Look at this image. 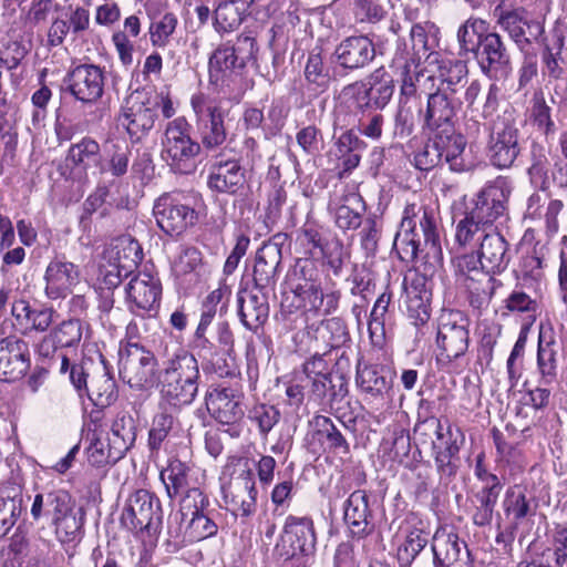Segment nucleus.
I'll use <instances>...</instances> for the list:
<instances>
[{
  "instance_id": "obj_1",
  "label": "nucleus",
  "mask_w": 567,
  "mask_h": 567,
  "mask_svg": "<svg viewBox=\"0 0 567 567\" xmlns=\"http://www.w3.org/2000/svg\"><path fill=\"white\" fill-rule=\"evenodd\" d=\"M394 248L405 262L417 259L440 261L442 248L437 212L423 203L408 204L394 238Z\"/></svg>"
},
{
  "instance_id": "obj_2",
  "label": "nucleus",
  "mask_w": 567,
  "mask_h": 567,
  "mask_svg": "<svg viewBox=\"0 0 567 567\" xmlns=\"http://www.w3.org/2000/svg\"><path fill=\"white\" fill-rule=\"evenodd\" d=\"M35 522L50 520L62 544H78L84 536L85 512L63 488H43L33 498L30 509Z\"/></svg>"
},
{
  "instance_id": "obj_3",
  "label": "nucleus",
  "mask_w": 567,
  "mask_h": 567,
  "mask_svg": "<svg viewBox=\"0 0 567 567\" xmlns=\"http://www.w3.org/2000/svg\"><path fill=\"white\" fill-rule=\"evenodd\" d=\"M256 52V40L248 34L238 35L234 44L226 42L217 47L208 60L209 83L224 95L239 97L241 71L255 59Z\"/></svg>"
},
{
  "instance_id": "obj_4",
  "label": "nucleus",
  "mask_w": 567,
  "mask_h": 567,
  "mask_svg": "<svg viewBox=\"0 0 567 567\" xmlns=\"http://www.w3.org/2000/svg\"><path fill=\"white\" fill-rule=\"evenodd\" d=\"M199 379L200 371L195 355L178 348L157 372L161 399L174 410H182L197 396Z\"/></svg>"
},
{
  "instance_id": "obj_5",
  "label": "nucleus",
  "mask_w": 567,
  "mask_h": 567,
  "mask_svg": "<svg viewBox=\"0 0 567 567\" xmlns=\"http://www.w3.org/2000/svg\"><path fill=\"white\" fill-rule=\"evenodd\" d=\"M415 434L422 436L435 435L432 441L434 463L441 478L451 480L460 466V451L465 443V435L461 427L449 420L443 423L435 416L426 417L414 426Z\"/></svg>"
},
{
  "instance_id": "obj_6",
  "label": "nucleus",
  "mask_w": 567,
  "mask_h": 567,
  "mask_svg": "<svg viewBox=\"0 0 567 567\" xmlns=\"http://www.w3.org/2000/svg\"><path fill=\"white\" fill-rule=\"evenodd\" d=\"M161 157L175 173L192 174L196 171L199 145L189 134V124L184 116L169 121L161 141Z\"/></svg>"
},
{
  "instance_id": "obj_7",
  "label": "nucleus",
  "mask_w": 567,
  "mask_h": 567,
  "mask_svg": "<svg viewBox=\"0 0 567 567\" xmlns=\"http://www.w3.org/2000/svg\"><path fill=\"white\" fill-rule=\"evenodd\" d=\"M293 277L302 279L292 287L295 298L298 299L297 307L305 311L330 315L339 307L341 291L338 289H327L321 287L316 278L317 270L315 264L310 260L297 262L293 268Z\"/></svg>"
},
{
  "instance_id": "obj_8",
  "label": "nucleus",
  "mask_w": 567,
  "mask_h": 567,
  "mask_svg": "<svg viewBox=\"0 0 567 567\" xmlns=\"http://www.w3.org/2000/svg\"><path fill=\"white\" fill-rule=\"evenodd\" d=\"M190 105L195 114V126L199 137V150L216 152L227 140L225 117L227 111L204 94H194Z\"/></svg>"
},
{
  "instance_id": "obj_9",
  "label": "nucleus",
  "mask_w": 567,
  "mask_h": 567,
  "mask_svg": "<svg viewBox=\"0 0 567 567\" xmlns=\"http://www.w3.org/2000/svg\"><path fill=\"white\" fill-rule=\"evenodd\" d=\"M142 259L143 251L138 241L127 235L120 236L112 239L103 250L100 275L106 286L117 287Z\"/></svg>"
},
{
  "instance_id": "obj_10",
  "label": "nucleus",
  "mask_w": 567,
  "mask_h": 567,
  "mask_svg": "<svg viewBox=\"0 0 567 567\" xmlns=\"http://www.w3.org/2000/svg\"><path fill=\"white\" fill-rule=\"evenodd\" d=\"M156 105L157 92L146 89L135 90L124 100L117 121L132 142H140L153 130Z\"/></svg>"
},
{
  "instance_id": "obj_11",
  "label": "nucleus",
  "mask_w": 567,
  "mask_h": 567,
  "mask_svg": "<svg viewBox=\"0 0 567 567\" xmlns=\"http://www.w3.org/2000/svg\"><path fill=\"white\" fill-rule=\"evenodd\" d=\"M157 359L142 344H120L118 373L131 388L150 389L157 382Z\"/></svg>"
},
{
  "instance_id": "obj_12",
  "label": "nucleus",
  "mask_w": 567,
  "mask_h": 567,
  "mask_svg": "<svg viewBox=\"0 0 567 567\" xmlns=\"http://www.w3.org/2000/svg\"><path fill=\"white\" fill-rule=\"evenodd\" d=\"M121 524L131 532L155 534L162 524L158 498L147 489H136L126 499Z\"/></svg>"
},
{
  "instance_id": "obj_13",
  "label": "nucleus",
  "mask_w": 567,
  "mask_h": 567,
  "mask_svg": "<svg viewBox=\"0 0 567 567\" xmlns=\"http://www.w3.org/2000/svg\"><path fill=\"white\" fill-rule=\"evenodd\" d=\"M153 214L157 226L172 237L182 235L188 227L195 225L198 218L188 198L181 193L159 196L153 206Z\"/></svg>"
},
{
  "instance_id": "obj_14",
  "label": "nucleus",
  "mask_w": 567,
  "mask_h": 567,
  "mask_svg": "<svg viewBox=\"0 0 567 567\" xmlns=\"http://www.w3.org/2000/svg\"><path fill=\"white\" fill-rule=\"evenodd\" d=\"M470 344L468 320L460 311H443L439 318L436 347L441 359L463 357Z\"/></svg>"
},
{
  "instance_id": "obj_15",
  "label": "nucleus",
  "mask_w": 567,
  "mask_h": 567,
  "mask_svg": "<svg viewBox=\"0 0 567 567\" xmlns=\"http://www.w3.org/2000/svg\"><path fill=\"white\" fill-rule=\"evenodd\" d=\"M315 546L316 533L312 519L308 516L288 515L274 554L284 560H289L297 555L312 553Z\"/></svg>"
},
{
  "instance_id": "obj_16",
  "label": "nucleus",
  "mask_w": 567,
  "mask_h": 567,
  "mask_svg": "<svg viewBox=\"0 0 567 567\" xmlns=\"http://www.w3.org/2000/svg\"><path fill=\"white\" fill-rule=\"evenodd\" d=\"M393 64L399 72L400 100L422 105V97L435 90L436 76L422 68L417 59L405 60L404 53L396 54Z\"/></svg>"
},
{
  "instance_id": "obj_17",
  "label": "nucleus",
  "mask_w": 567,
  "mask_h": 567,
  "mask_svg": "<svg viewBox=\"0 0 567 567\" xmlns=\"http://www.w3.org/2000/svg\"><path fill=\"white\" fill-rule=\"evenodd\" d=\"M519 130L514 120L498 117L491 126L487 155L493 166L509 168L520 153Z\"/></svg>"
},
{
  "instance_id": "obj_18",
  "label": "nucleus",
  "mask_w": 567,
  "mask_h": 567,
  "mask_svg": "<svg viewBox=\"0 0 567 567\" xmlns=\"http://www.w3.org/2000/svg\"><path fill=\"white\" fill-rule=\"evenodd\" d=\"M0 324V380L13 382L21 379L30 368L31 355L27 341L17 334L6 336L4 326Z\"/></svg>"
},
{
  "instance_id": "obj_19",
  "label": "nucleus",
  "mask_w": 567,
  "mask_h": 567,
  "mask_svg": "<svg viewBox=\"0 0 567 567\" xmlns=\"http://www.w3.org/2000/svg\"><path fill=\"white\" fill-rule=\"evenodd\" d=\"M511 187L506 179L496 178L486 184L475 196L470 212L491 228L506 217Z\"/></svg>"
},
{
  "instance_id": "obj_20",
  "label": "nucleus",
  "mask_w": 567,
  "mask_h": 567,
  "mask_svg": "<svg viewBox=\"0 0 567 567\" xmlns=\"http://www.w3.org/2000/svg\"><path fill=\"white\" fill-rule=\"evenodd\" d=\"M478 44L480 48L473 55L482 73L495 81L506 80L511 75L513 66L502 37L496 32H488Z\"/></svg>"
},
{
  "instance_id": "obj_21",
  "label": "nucleus",
  "mask_w": 567,
  "mask_h": 567,
  "mask_svg": "<svg viewBox=\"0 0 567 567\" xmlns=\"http://www.w3.org/2000/svg\"><path fill=\"white\" fill-rule=\"evenodd\" d=\"M433 567H473L465 540L446 527L436 529L432 537Z\"/></svg>"
},
{
  "instance_id": "obj_22",
  "label": "nucleus",
  "mask_w": 567,
  "mask_h": 567,
  "mask_svg": "<svg viewBox=\"0 0 567 567\" xmlns=\"http://www.w3.org/2000/svg\"><path fill=\"white\" fill-rule=\"evenodd\" d=\"M128 310L144 318L142 313L157 312L162 297L161 280L154 275L143 271L134 276L125 288Z\"/></svg>"
},
{
  "instance_id": "obj_23",
  "label": "nucleus",
  "mask_w": 567,
  "mask_h": 567,
  "mask_svg": "<svg viewBox=\"0 0 567 567\" xmlns=\"http://www.w3.org/2000/svg\"><path fill=\"white\" fill-rule=\"evenodd\" d=\"M64 83L75 100L84 104L95 103L104 92V70L95 64H79L68 72Z\"/></svg>"
},
{
  "instance_id": "obj_24",
  "label": "nucleus",
  "mask_w": 567,
  "mask_h": 567,
  "mask_svg": "<svg viewBox=\"0 0 567 567\" xmlns=\"http://www.w3.org/2000/svg\"><path fill=\"white\" fill-rule=\"evenodd\" d=\"M460 96L451 95L447 91L434 90L426 96L423 110V127L432 132L442 128L443 133H452L454 118L462 107Z\"/></svg>"
},
{
  "instance_id": "obj_25",
  "label": "nucleus",
  "mask_w": 567,
  "mask_h": 567,
  "mask_svg": "<svg viewBox=\"0 0 567 567\" xmlns=\"http://www.w3.org/2000/svg\"><path fill=\"white\" fill-rule=\"evenodd\" d=\"M497 24L522 52L528 51L532 43L538 42L545 32L544 23L532 19L523 9L502 12Z\"/></svg>"
},
{
  "instance_id": "obj_26",
  "label": "nucleus",
  "mask_w": 567,
  "mask_h": 567,
  "mask_svg": "<svg viewBox=\"0 0 567 567\" xmlns=\"http://www.w3.org/2000/svg\"><path fill=\"white\" fill-rule=\"evenodd\" d=\"M79 279V267L68 261L64 256H55L45 268V296L51 300L65 298L78 285Z\"/></svg>"
},
{
  "instance_id": "obj_27",
  "label": "nucleus",
  "mask_w": 567,
  "mask_h": 567,
  "mask_svg": "<svg viewBox=\"0 0 567 567\" xmlns=\"http://www.w3.org/2000/svg\"><path fill=\"white\" fill-rule=\"evenodd\" d=\"M10 315L22 336L47 332L54 321L55 310L51 307L32 308L25 298H14Z\"/></svg>"
},
{
  "instance_id": "obj_28",
  "label": "nucleus",
  "mask_w": 567,
  "mask_h": 567,
  "mask_svg": "<svg viewBox=\"0 0 567 567\" xmlns=\"http://www.w3.org/2000/svg\"><path fill=\"white\" fill-rule=\"evenodd\" d=\"M374 56V44L364 35L346 38L336 47L333 52V61L342 69L350 71L367 66Z\"/></svg>"
},
{
  "instance_id": "obj_29",
  "label": "nucleus",
  "mask_w": 567,
  "mask_h": 567,
  "mask_svg": "<svg viewBox=\"0 0 567 567\" xmlns=\"http://www.w3.org/2000/svg\"><path fill=\"white\" fill-rule=\"evenodd\" d=\"M394 85H365L354 82L343 87L342 96L351 101L354 110L365 114L369 110H382L391 101Z\"/></svg>"
},
{
  "instance_id": "obj_30",
  "label": "nucleus",
  "mask_w": 567,
  "mask_h": 567,
  "mask_svg": "<svg viewBox=\"0 0 567 567\" xmlns=\"http://www.w3.org/2000/svg\"><path fill=\"white\" fill-rule=\"evenodd\" d=\"M257 494L252 474L245 472L224 489V499L235 516L249 518L256 512Z\"/></svg>"
},
{
  "instance_id": "obj_31",
  "label": "nucleus",
  "mask_w": 567,
  "mask_h": 567,
  "mask_svg": "<svg viewBox=\"0 0 567 567\" xmlns=\"http://www.w3.org/2000/svg\"><path fill=\"white\" fill-rule=\"evenodd\" d=\"M279 238V235L274 236L256 252L254 285L257 290H268L276 284L277 270L281 262V244L277 241Z\"/></svg>"
},
{
  "instance_id": "obj_32",
  "label": "nucleus",
  "mask_w": 567,
  "mask_h": 567,
  "mask_svg": "<svg viewBox=\"0 0 567 567\" xmlns=\"http://www.w3.org/2000/svg\"><path fill=\"white\" fill-rule=\"evenodd\" d=\"M245 182V173L238 161L214 156L207 178L209 189L218 193L236 194Z\"/></svg>"
},
{
  "instance_id": "obj_33",
  "label": "nucleus",
  "mask_w": 567,
  "mask_h": 567,
  "mask_svg": "<svg viewBox=\"0 0 567 567\" xmlns=\"http://www.w3.org/2000/svg\"><path fill=\"white\" fill-rule=\"evenodd\" d=\"M404 292L409 318L416 327L425 326L431 317L430 301L432 297L426 278L421 275H414L410 279L405 278Z\"/></svg>"
},
{
  "instance_id": "obj_34",
  "label": "nucleus",
  "mask_w": 567,
  "mask_h": 567,
  "mask_svg": "<svg viewBox=\"0 0 567 567\" xmlns=\"http://www.w3.org/2000/svg\"><path fill=\"white\" fill-rule=\"evenodd\" d=\"M205 400L212 416L221 424H235L244 416L241 398L233 389H214Z\"/></svg>"
},
{
  "instance_id": "obj_35",
  "label": "nucleus",
  "mask_w": 567,
  "mask_h": 567,
  "mask_svg": "<svg viewBox=\"0 0 567 567\" xmlns=\"http://www.w3.org/2000/svg\"><path fill=\"white\" fill-rule=\"evenodd\" d=\"M238 316L250 331H257L269 316L268 290L240 291L237 295Z\"/></svg>"
},
{
  "instance_id": "obj_36",
  "label": "nucleus",
  "mask_w": 567,
  "mask_h": 567,
  "mask_svg": "<svg viewBox=\"0 0 567 567\" xmlns=\"http://www.w3.org/2000/svg\"><path fill=\"white\" fill-rule=\"evenodd\" d=\"M389 371L379 364L358 363L355 382L365 399L384 401L392 388Z\"/></svg>"
},
{
  "instance_id": "obj_37",
  "label": "nucleus",
  "mask_w": 567,
  "mask_h": 567,
  "mask_svg": "<svg viewBox=\"0 0 567 567\" xmlns=\"http://www.w3.org/2000/svg\"><path fill=\"white\" fill-rule=\"evenodd\" d=\"M439 34L440 29L434 22L425 21L413 24L410 30L412 52H406L404 59H417V61L421 62L422 58H425L430 63L437 60L441 56V54L435 51L439 47Z\"/></svg>"
},
{
  "instance_id": "obj_38",
  "label": "nucleus",
  "mask_w": 567,
  "mask_h": 567,
  "mask_svg": "<svg viewBox=\"0 0 567 567\" xmlns=\"http://www.w3.org/2000/svg\"><path fill=\"white\" fill-rule=\"evenodd\" d=\"M537 508L538 502L528 489L527 484H515L507 488L503 499V509L506 516L516 524L534 517Z\"/></svg>"
},
{
  "instance_id": "obj_39",
  "label": "nucleus",
  "mask_w": 567,
  "mask_h": 567,
  "mask_svg": "<svg viewBox=\"0 0 567 567\" xmlns=\"http://www.w3.org/2000/svg\"><path fill=\"white\" fill-rule=\"evenodd\" d=\"M344 520L353 536L363 537L373 530L372 514L369 509V497L364 491L358 489L350 494L346 502Z\"/></svg>"
},
{
  "instance_id": "obj_40",
  "label": "nucleus",
  "mask_w": 567,
  "mask_h": 567,
  "mask_svg": "<svg viewBox=\"0 0 567 567\" xmlns=\"http://www.w3.org/2000/svg\"><path fill=\"white\" fill-rule=\"evenodd\" d=\"M557 342L551 324H540L537 347V369L543 384H550L557 375Z\"/></svg>"
},
{
  "instance_id": "obj_41",
  "label": "nucleus",
  "mask_w": 567,
  "mask_h": 567,
  "mask_svg": "<svg viewBox=\"0 0 567 567\" xmlns=\"http://www.w3.org/2000/svg\"><path fill=\"white\" fill-rule=\"evenodd\" d=\"M508 244L496 228L485 235L484 240L480 244V265L489 272H501L505 270L509 262L507 254Z\"/></svg>"
},
{
  "instance_id": "obj_42",
  "label": "nucleus",
  "mask_w": 567,
  "mask_h": 567,
  "mask_svg": "<svg viewBox=\"0 0 567 567\" xmlns=\"http://www.w3.org/2000/svg\"><path fill=\"white\" fill-rule=\"evenodd\" d=\"M90 380L86 396L99 408L110 406L117 398V386L102 355Z\"/></svg>"
},
{
  "instance_id": "obj_43",
  "label": "nucleus",
  "mask_w": 567,
  "mask_h": 567,
  "mask_svg": "<svg viewBox=\"0 0 567 567\" xmlns=\"http://www.w3.org/2000/svg\"><path fill=\"white\" fill-rule=\"evenodd\" d=\"M83 323L78 319L64 320L45 334L39 343V352L48 357L58 348H69L82 339Z\"/></svg>"
},
{
  "instance_id": "obj_44",
  "label": "nucleus",
  "mask_w": 567,
  "mask_h": 567,
  "mask_svg": "<svg viewBox=\"0 0 567 567\" xmlns=\"http://www.w3.org/2000/svg\"><path fill=\"white\" fill-rule=\"evenodd\" d=\"M527 174L530 183L542 190L553 186V158L544 145L533 142L529 151Z\"/></svg>"
},
{
  "instance_id": "obj_45",
  "label": "nucleus",
  "mask_w": 567,
  "mask_h": 567,
  "mask_svg": "<svg viewBox=\"0 0 567 567\" xmlns=\"http://www.w3.org/2000/svg\"><path fill=\"white\" fill-rule=\"evenodd\" d=\"M362 196L354 190H344L336 206V225L342 230L358 229L365 213Z\"/></svg>"
},
{
  "instance_id": "obj_46",
  "label": "nucleus",
  "mask_w": 567,
  "mask_h": 567,
  "mask_svg": "<svg viewBox=\"0 0 567 567\" xmlns=\"http://www.w3.org/2000/svg\"><path fill=\"white\" fill-rule=\"evenodd\" d=\"M431 64L437 65L435 90L442 92L447 91L451 95L458 96L463 87V81L468 73L466 63L462 60L444 59L440 56Z\"/></svg>"
},
{
  "instance_id": "obj_47",
  "label": "nucleus",
  "mask_w": 567,
  "mask_h": 567,
  "mask_svg": "<svg viewBox=\"0 0 567 567\" xmlns=\"http://www.w3.org/2000/svg\"><path fill=\"white\" fill-rule=\"evenodd\" d=\"M307 380L311 383L309 399L316 402L327 400L329 404H332L344 398L348 392L347 382L339 374L327 373Z\"/></svg>"
},
{
  "instance_id": "obj_48",
  "label": "nucleus",
  "mask_w": 567,
  "mask_h": 567,
  "mask_svg": "<svg viewBox=\"0 0 567 567\" xmlns=\"http://www.w3.org/2000/svg\"><path fill=\"white\" fill-rule=\"evenodd\" d=\"M254 0H224L215 9V28L218 32H231L237 29Z\"/></svg>"
},
{
  "instance_id": "obj_49",
  "label": "nucleus",
  "mask_w": 567,
  "mask_h": 567,
  "mask_svg": "<svg viewBox=\"0 0 567 567\" xmlns=\"http://www.w3.org/2000/svg\"><path fill=\"white\" fill-rule=\"evenodd\" d=\"M489 271H476V276L463 279L468 291L470 303L476 309L488 306L493 295L501 282L489 275Z\"/></svg>"
},
{
  "instance_id": "obj_50",
  "label": "nucleus",
  "mask_w": 567,
  "mask_h": 567,
  "mask_svg": "<svg viewBox=\"0 0 567 567\" xmlns=\"http://www.w3.org/2000/svg\"><path fill=\"white\" fill-rule=\"evenodd\" d=\"M193 472L188 464L177 458L169 461L167 467L161 472V480L169 498L173 499L192 487Z\"/></svg>"
},
{
  "instance_id": "obj_51",
  "label": "nucleus",
  "mask_w": 567,
  "mask_h": 567,
  "mask_svg": "<svg viewBox=\"0 0 567 567\" xmlns=\"http://www.w3.org/2000/svg\"><path fill=\"white\" fill-rule=\"evenodd\" d=\"M172 270L177 278L196 281L205 274L202 252L195 247H184L175 257Z\"/></svg>"
},
{
  "instance_id": "obj_52",
  "label": "nucleus",
  "mask_w": 567,
  "mask_h": 567,
  "mask_svg": "<svg viewBox=\"0 0 567 567\" xmlns=\"http://www.w3.org/2000/svg\"><path fill=\"white\" fill-rule=\"evenodd\" d=\"M488 34V22L481 18H468L457 30L460 54H474L481 40Z\"/></svg>"
},
{
  "instance_id": "obj_53",
  "label": "nucleus",
  "mask_w": 567,
  "mask_h": 567,
  "mask_svg": "<svg viewBox=\"0 0 567 567\" xmlns=\"http://www.w3.org/2000/svg\"><path fill=\"white\" fill-rule=\"evenodd\" d=\"M493 228L481 219H477L470 210L457 223L455 228V240L462 247H473L484 240Z\"/></svg>"
},
{
  "instance_id": "obj_54",
  "label": "nucleus",
  "mask_w": 567,
  "mask_h": 567,
  "mask_svg": "<svg viewBox=\"0 0 567 567\" xmlns=\"http://www.w3.org/2000/svg\"><path fill=\"white\" fill-rule=\"evenodd\" d=\"M181 410H174L169 404L161 399L159 412L154 416L152 427L148 433V446L157 451L164 440L176 424V415Z\"/></svg>"
},
{
  "instance_id": "obj_55",
  "label": "nucleus",
  "mask_w": 567,
  "mask_h": 567,
  "mask_svg": "<svg viewBox=\"0 0 567 567\" xmlns=\"http://www.w3.org/2000/svg\"><path fill=\"white\" fill-rule=\"evenodd\" d=\"M107 439L115 445V450L117 449L126 454L136 440V422L134 417L127 412L117 413Z\"/></svg>"
},
{
  "instance_id": "obj_56",
  "label": "nucleus",
  "mask_w": 567,
  "mask_h": 567,
  "mask_svg": "<svg viewBox=\"0 0 567 567\" xmlns=\"http://www.w3.org/2000/svg\"><path fill=\"white\" fill-rule=\"evenodd\" d=\"M60 360V372H69V380L80 396L86 394L90 385L89 379L91 380L96 364L86 358L71 364L65 354H61Z\"/></svg>"
},
{
  "instance_id": "obj_57",
  "label": "nucleus",
  "mask_w": 567,
  "mask_h": 567,
  "mask_svg": "<svg viewBox=\"0 0 567 567\" xmlns=\"http://www.w3.org/2000/svg\"><path fill=\"white\" fill-rule=\"evenodd\" d=\"M114 447L115 445L109 439L102 440L93 434L90 445L86 447L89 463L95 467L114 465L125 456L123 452Z\"/></svg>"
},
{
  "instance_id": "obj_58",
  "label": "nucleus",
  "mask_w": 567,
  "mask_h": 567,
  "mask_svg": "<svg viewBox=\"0 0 567 567\" xmlns=\"http://www.w3.org/2000/svg\"><path fill=\"white\" fill-rule=\"evenodd\" d=\"M392 295L388 291L381 293L375 300L370 313L368 330L374 344H382L385 338V321L389 313Z\"/></svg>"
},
{
  "instance_id": "obj_59",
  "label": "nucleus",
  "mask_w": 567,
  "mask_h": 567,
  "mask_svg": "<svg viewBox=\"0 0 567 567\" xmlns=\"http://www.w3.org/2000/svg\"><path fill=\"white\" fill-rule=\"evenodd\" d=\"M228 295L229 289L224 286L213 290L204 299L200 320L198 323L200 330H207L217 315L221 317L227 311Z\"/></svg>"
},
{
  "instance_id": "obj_60",
  "label": "nucleus",
  "mask_w": 567,
  "mask_h": 567,
  "mask_svg": "<svg viewBox=\"0 0 567 567\" xmlns=\"http://www.w3.org/2000/svg\"><path fill=\"white\" fill-rule=\"evenodd\" d=\"M104 152L106 155L107 169L113 176H123L127 172L131 147L124 140H110L106 142Z\"/></svg>"
},
{
  "instance_id": "obj_61",
  "label": "nucleus",
  "mask_w": 567,
  "mask_h": 567,
  "mask_svg": "<svg viewBox=\"0 0 567 567\" xmlns=\"http://www.w3.org/2000/svg\"><path fill=\"white\" fill-rule=\"evenodd\" d=\"M443 138L442 133H435L426 143L414 154V165L420 171H431L443 161Z\"/></svg>"
},
{
  "instance_id": "obj_62",
  "label": "nucleus",
  "mask_w": 567,
  "mask_h": 567,
  "mask_svg": "<svg viewBox=\"0 0 567 567\" xmlns=\"http://www.w3.org/2000/svg\"><path fill=\"white\" fill-rule=\"evenodd\" d=\"M310 423L316 433L327 440L330 450L343 453L350 451L349 443L330 417L316 415Z\"/></svg>"
},
{
  "instance_id": "obj_63",
  "label": "nucleus",
  "mask_w": 567,
  "mask_h": 567,
  "mask_svg": "<svg viewBox=\"0 0 567 567\" xmlns=\"http://www.w3.org/2000/svg\"><path fill=\"white\" fill-rule=\"evenodd\" d=\"M422 105L415 106L414 103L400 100L394 117V135L400 138L410 136L415 128V117H422Z\"/></svg>"
},
{
  "instance_id": "obj_64",
  "label": "nucleus",
  "mask_w": 567,
  "mask_h": 567,
  "mask_svg": "<svg viewBox=\"0 0 567 567\" xmlns=\"http://www.w3.org/2000/svg\"><path fill=\"white\" fill-rule=\"evenodd\" d=\"M350 4L359 22L378 23L388 13L385 0H351Z\"/></svg>"
}]
</instances>
